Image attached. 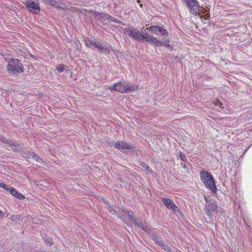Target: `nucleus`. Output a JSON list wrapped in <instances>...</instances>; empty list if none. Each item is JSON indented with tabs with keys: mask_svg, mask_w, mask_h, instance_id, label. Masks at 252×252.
<instances>
[{
	"mask_svg": "<svg viewBox=\"0 0 252 252\" xmlns=\"http://www.w3.org/2000/svg\"><path fill=\"white\" fill-rule=\"evenodd\" d=\"M188 8L189 9L190 12L192 14L199 15L201 14L200 11L201 10L200 7L199 6L198 3L196 0H184Z\"/></svg>",
	"mask_w": 252,
	"mask_h": 252,
	"instance_id": "obj_7",
	"label": "nucleus"
},
{
	"mask_svg": "<svg viewBox=\"0 0 252 252\" xmlns=\"http://www.w3.org/2000/svg\"><path fill=\"white\" fill-rule=\"evenodd\" d=\"M143 167H144V168L146 170V171H147V173H148V174H149V173H152V170H151L150 169V167H149L148 165H143Z\"/></svg>",
	"mask_w": 252,
	"mask_h": 252,
	"instance_id": "obj_27",
	"label": "nucleus"
},
{
	"mask_svg": "<svg viewBox=\"0 0 252 252\" xmlns=\"http://www.w3.org/2000/svg\"><path fill=\"white\" fill-rule=\"evenodd\" d=\"M204 15H201L200 17L201 18H203L204 20H208L210 18V14L207 13L206 14L204 13Z\"/></svg>",
	"mask_w": 252,
	"mask_h": 252,
	"instance_id": "obj_25",
	"label": "nucleus"
},
{
	"mask_svg": "<svg viewBox=\"0 0 252 252\" xmlns=\"http://www.w3.org/2000/svg\"><path fill=\"white\" fill-rule=\"evenodd\" d=\"M100 51L105 54L109 53L112 49L111 46L108 43H100L98 48Z\"/></svg>",
	"mask_w": 252,
	"mask_h": 252,
	"instance_id": "obj_14",
	"label": "nucleus"
},
{
	"mask_svg": "<svg viewBox=\"0 0 252 252\" xmlns=\"http://www.w3.org/2000/svg\"><path fill=\"white\" fill-rule=\"evenodd\" d=\"M222 105V103H220V107H222L221 106V105Z\"/></svg>",
	"mask_w": 252,
	"mask_h": 252,
	"instance_id": "obj_34",
	"label": "nucleus"
},
{
	"mask_svg": "<svg viewBox=\"0 0 252 252\" xmlns=\"http://www.w3.org/2000/svg\"><path fill=\"white\" fill-rule=\"evenodd\" d=\"M100 43H101V42H99V41L95 40V41L94 43L93 46H94L96 48H98V47L99 46Z\"/></svg>",
	"mask_w": 252,
	"mask_h": 252,
	"instance_id": "obj_31",
	"label": "nucleus"
},
{
	"mask_svg": "<svg viewBox=\"0 0 252 252\" xmlns=\"http://www.w3.org/2000/svg\"><path fill=\"white\" fill-rule=\"evenodd\" d=\"M0 141L4 143H6L9 145V147H10L14 151L18 150V145H16L12 141L7 139L3 136L0 135Z\"/></svg>",
	"mask_w": 252,
	"mask_h": 252,
	"instance_id": "obj_12",
	"label": "nucleus"
},
{
	"mask_svg": "<svg viewBox=\"0 0 252 252\" xmlns=\"http://www.w3.org/2000/svg\"><path fill=\"white\" fill-rule=\"evenodd\" d=\"M206 204L204 209L206 215L211 219V217L214 213H218L221 212V208L217 205L216 200L213 199H208L206 196H204Z\"/></svg>",
	"mask_w": 252,
	"mask_h": 252,
	"instance_id": "obj_1",
	"label": "nucleus"
},
{
	"mask_svg": "<svg viewBox=\"0 0 252 252\" xmlns=\"http://www.w3.org/2000/svg\"><path fill=\"white\" fill-rule=\"evenodd\" d=\"M202 182L205 184L206 188H208L215 193L216 192L217 188L215 185V181L213 176L208 172L203 170L200 173Z\"/></svg>",
	"mask_w": 252,
	"mask_h": 252,
	"instance_id": "obj_4",
	"label": "nucleus"
},
{
	"mask_svg": "<svg viewBox=\"0 0 252 252\" xmlns=\"http://www.w3.org/2000/svg\"><path fill=\"white\" fill-rule=\"evenodd\" d=\"M163 44V45H165L166 46H167L168 48H169L170 49H172V46L169 43V42L168 41H164L163 40V41H162Z\"/></svg>",
	"mask_w": 252,
	"mask_h": 252,
	"instance_id": "obj_26",
	"label": "nucleus"
},
{
	"mask_svg": "<svg viewBox=\"0 0 252 252\" xmlns=\"http://www.w3.org/2000/svg\"><path fill=\"white\" fill-rule=\"evenodd\" d=\"M16 198L18 199H24L25 198V196L21 193L19 192L18 191H16V193H15L14 195Z\"/></svg>",
	"mask_w": 252,
	"mask_h": 252,
	"instance_id": "obj_24",
	"label": "nucleus"
},
{
	"mask_svg": "<svg viewBox=\"0 0 252 252\" xmlns=\"http://www.w3.org/2000/svg\"><path fill=\"white\" fill-rule=\"evenodd\" d=\"M114 146L119 150L131 149L132 148L131 145L123 141H118L115 143Z\"/></svg>",
	"mask_w": 252,
	"mask_h": 252,
	"instance_id": "obj_11",
	"label": "nucleus"
},
{
	"mask_svg": "<svg viewBox=\"0 0 252 252\" xmlns=\"http://www.w3.org/2000/svg\"><path fill=\"white\" fill-rule=\"evenodd\" d=\"M95 39L93 38L88 39L85 40V44L86 46L91 48L94 45V43L95 41Z\"/></svg>",
	"mask_w": 252,
	"mask_h": 252,
	"instance_id": "obj_21",
	"label": "nucleus"
},
{
	"mask_svg": "<svg viewBox=\"0 0 252 252\" xmlns=\"http://www.w3.org/2000/svg\"><path fill=\"white\" fill-rule=\"evenodd\" d=\"M133 223L137 225L138 227L144 230L146 232L150 233L151 229L147 226V225L143 222L138 221L137 219L133 220Z\"/></svg>",
	"mask_w": 252,
	"mask_h": 252,
	"instance_id": "obj_13",
	"label": "nucleus"
},
{
	"mask_svg": "<svg viewBox=\"0 0 252 252\" xmlns=\"http://www.w3.org/2000/svg\"><path fill=\"white\" fill-rule=\"evenodd\" d=\"M124 33L138 41L142 40V37H143V34L133 27H129L125 28L124 29Z\"/></svg>",
	"mask_w": 252,
	"mask_h": 252,
	"instance_id": "obj_5",
	"label": "nucleus"
},
{
	"mask_svg": "<svg viewBox=\"0 0 252 252\" xmlns=\"http://www.w3.org/2000/svg\"><path fill=\"white\" fill-rule=\"evenodd\" d=\"M96 17L101 21H105V20H107L109 21H113L116 22L115 21L113 20L114 18L113 17H112L109 14L105 13H99L96 15Z\"/></svg>",
	"mask_w": 252,
	"mask_h": 252,
	"instance_id": "obj_15",
	"label": "nucleus"
},
{
	"mask_svg": "<svg viewBox=\"0 0 252 252\" xmlns=\"http://www.w3.org/2000/svg\"><path fill=\"white\" fill-rule=\"evenodd\" d=\"M45 241L49 246H52L53 245L52 239L50 238L47 239Z\"/></svg>",
	"mask_w": 252,
	"mask_h": 252,
	"instance_id": "obj_30",
	"label": "nucleus"
},
{
	"mask_svg": "<svg viewBox=\"0 0 252 252\" xmlns=\"http://www.w3.org/2000/svg\"><path fill=\"white\" fill-rule=\"evenodd\" d=\"M6 190L8 191L13 196L15 195V193H16L17 191L15 189L9 186L8 188L6 189Z\"/></svg>",
	"mask_w": 252,
	"mask_h": 252,
	"instance_id": "obj_23",
	"label": "nucleus"
},
{
	"mask_svg": "<svg viewBox=\"0 0 252 252\" xmlns=\"http://www.w3.org/2000/svg\"><path fill=\"white\" fill-rule=\"evenodd\" d=\"M47 3L50 4L51 5L55 6H58L59 3H62L65 0H42Z\"/></svg>",
	"mask_w": 252,
	"mask_h": 252,
	"instance_id": "obj_17",
	"label": "nucleus"
},
{
	"mask_svg": "<svg viewBox=\"0 0 252 252\" xmlns=\"http://www.w3.org/2000/svg\"><path fill=\"white\" fill-rule=\"evenodd\" d=\"M158 33H160L161 34L163 37V39L167 37L168 35L167 31L161 27H159V28Z\"/></svg>",
	"mask_w": 252,
	"mask_h": 252,
	"instance_id": "obj_20",
	"label": "nucleus"
},
{
	"mask_svg": "<svg viewBox=\"0 0 252 252\" xmlns=\"http://www.w3.org/2000/svg\"><path fill=\"white\" fill-rule=\"evenodd\" d=\"M123 212L124 215H126L132 223H133V220H136V219L134 217V213L133 212L126 210H124Z\"/></svg>",
	"mask_w": 252,
	"mask_h": 252,
	"instance_id": "obj_16",
	"label": "nucleus"
},
{
	"mask_svg": "<svg viewBox=\"0 0 252 252\" xmlns=\"http://www.w3.org/2000/svg\"><path fill=\"white\" fill-rule=\"evenodd\" d=\"M180 157L181 158L182 160L183 161H185L186 160V157L185 155L180 153Z\"/></svg>",
	"mask_w": 252,
	"mask_h": 252,
	"instance_id": "obj_32",
	"label": "nucleus"
},
{
	"mask_svg": "<svg viewBox=\"0 0 252 252\" xmlns=\"http://www.w3.org/2000/svg\"><path fill=\"white\" fill-rule=\"evenodd\" d=\"M161 199L162 203L169 210H172L174 212H176L179 211L178 207L174 204L171 199H167L164 197L162 198Z\"/></svg>",
	"mask_w": 252,
	"mask_h": 252,
	"instance_id": "obj_9",
	"label": "nucleus"
},
{
	"mask_svg": "<svg viewBox=\"0 0 252 252\" xmlns=\"http://www.w3.org/2000/svg\"><path fill=\"white\" fill-rule=\"evenodd\" d=\"M29 157H31L34 159L36 161L39 162H41L42 161V159L40 158L37 154H36L34 152H30V154L29 155Z\"/></svg>",
	"mask_w": 252,
	"mask_h": 252,
	"instance_id": "obj_19",
	"label": "nucleus"
},
{
	"mask_svg": "<svg viewBox=\"0 0 252 252\" xmlns=\"http://www.w3.org/2000/svg\"><path fill=\"white\" fill-rule=\"evenodd\" d=\"M159 28V26H152L147 28V30L148 32H152V33H155L156 35H158V34Z\"/></svg>",
	"mask_w": 252,
	"mask_h": 252,
	"instance_id": "obj_18",
	"label": "nucleus"
},
{
	"mask_svg": "<svg viewBox=\"0 0 252 252\" xmlns=\"http://www.w3.org/2000/svg\"><path fill=\"white\" fill-rule=\"evenodd\" d=\"M0 187L6 190V189L8 188V186H7L4 183L0 182Z\"/></svg>",
	"mask_w": 252,
	"mask_h": 252,
	"instance_id": "obj_29",
	"label": "nucleus"
},
{
	"mask_svg": "<svg viewBox=\"0 0 252 252\" xmlns=\"http://www.w3.org/2000/svg\"><path fill=\"white\" fill-rule=\"evenodd\" d=\"M142 39H145L146 41L150 43H153L158 46H162L163 43L157 39V37L149 35L148 33L143 34Z\"/></svg>",
	"mask_w": 252,
	"mask_h": 252,
	"instance_id": "obj_8",
	"label": "nucleus"
},
{
	"mask_svg": "<svg viewBox=\"0 0 252 252\" xmlns=\"http://www.w3.org/2000/svg\"><path fill=\"white\" fill-rule=\"evenodd\" d=\"M3 216V212H2L1 211H0V217L1 218H2Z\"/></svg>",
	"mask_w": 252,
	"mask_h": 252,
	"instance_id": "obj_33",
	"label": "nucleus"
},
{
	"mask_svg": "<svg viewBox=\"0 0 252 252\" xmlns=\"http://www.w3.org/2000/svg\"><path fill=\"white\" fill-rule=\"evenodd\" d=\"M108 89L111 91H115L121 93L132 92L137 89V86L125 82H119L111 86H109Z\"/></svg>",
	"mask_w": 252,
	"mask_h": 252,
	"instance_id": "obj_3",
	"label": "nucleus"
},
{
	"mask_svg": "<svg viewBox=\"0 0 252 252\" xmlns=\"http://www.w3.org/2000/svg\"><path fill=\"white\" fill-rule=\"evenodd\" d=\"M24 4L28 10L33 14H37L40 11L39 3L33 0H25Z\"/></svg>",
	"mask_w": 252,
	"mask_h": 252,
	"instance_id": "obj_6",
	"label": "nucleus"
},
{
	"mask_svg": "<svg viewBox=\"0 0 252 252\" xmlns=\"http://www.w3.org/2000/svg\"><path fill=\"white\" fill-rule=\"evenodd\" d=\"M152 239H153L155 243L158 245L159 246L163 248L164 249H168V246H167L166 244L164 243V241H163L161 237L156 235L153 236V238H152Z\"/></svg>",
	"mask_w": 252,
	"mask_h": 252,
	"instance_id": "obj_10",
	"label": "nucleus"
},
{
	"mask_svg": "<svg viewBox=\"0 0 252 252\" xmlns=\"http://www.w3.org/2000/svg\"><path fill=\"white\" fill-rule=\"evenodd\" d=\"M109 210L110 213H113V214H116V215L118 216V217L120 218V216H119V214H117L116 213L117 211L115 210H114L113 208L110 207Z\"/></svg>",
	"mask_w": 252,
	"mask_h": 252,
	"instance_id": "obj_28",
	"label": "nucleus"
},
{
	"mask_svg": "<svg viewBox=\"0 0 252 252\" xmlns=\"http://www.w3.org/2000/svg\"><path fill=\"white\" fill-rule=\"evenodd\" d=\"M7 70L9 73L16 74L24 72V65L21 61L18 59H10L8 61Z\"/></svg>",
	"mask_w": 252,
	"mask_h": 252,
	"instance_id": "obj_2",
	"label": "nucleus"
},
{
	"mask_svg": "<svg viewBox=\"0 0 252 252\" xmlns=\"http://www.w3.org/2000/svg\"><path fill=\"white\" fill-rule=\"evenodd\" d=\"M67 68V66H65L64 64H59L57 67L56 69L59 72H63V71L65 70V69Z\"/></svg>",
	"mask_w": 252,
	"mask_h": 252,
	"instance_id": "obj_22",
	"label": "nucleus"
}]
</instances>
